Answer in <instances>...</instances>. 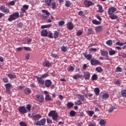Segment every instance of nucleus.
Listing matches in <instances>:
<instances>
[{
  "label": "nucleus",
  "instance_id": "nucleus-1",
  "mask_svg": "<svg viewBox=\"0 0 126 126\" xmlns=\"http://www.w3.org/2000/svg\"><path fill=\"white\" fill-rule=\"evenodd\" d=\"M48 117H51L52 120L57 122L58 121V118H59V115H58V112L55 110H52L48 114Z\"/></svg>",
  "mask_w": 126,
  "mask_h": 126
},
{
  "label": "nucleus",
  "instance_id": "nucleus-2",
  "mask_svg": "<svg viewBox=\"0 0 126 126\" xmlns=\"http://www.w3.org/2000/svg\"><path fill=\"white\" fill-rule=\"evenodd\" d=\"M117 11V8L114 7H111L108 8V13L109 16H115L114 15V12Z\"/></svg>",
  "mask_w": 126,
  "mask_h": 126
},
{
  "label": "nucleus",
  "instance_id": "nucleus-3",
  "mask_svg": "<svg viewBox=\"0 0 126 126\" xmlns=\"http://www.w3.org/2000/svg\"><path fill=\"white\" fill-rule=\"evenodd\" d=\"M45 124H46V119L43 118L39 121L35 122L34 125H35V126H44Z\"/></svg>",
  "mask_w": 126,
  "mask_h": 126
},
{
  "label": "nucleus",
  "instance_id": "nucleus-4",
  "mask_svg": "<svg viewBox=\"0 0 126 126\" xmlns=\"http://www.w3.org/2000/svg\"><path fill=\"white\" fill-rule=\"evenodd\" d=\"M4 86L6 88V92L7 94L9 95H11V92L10 91V88H11V86L12 85L10 83H7L4 85Z\"/></svg>",
  "mask_w": 126,
  "mask_h": 126
},
{
  "label": "nucleus",
  "instance_id": "nucleus-5",
  "mask_svg": "<svg viewBox=\"0 0 126 126\" xmlns=\"http://www.w3.org/2000/svg\"><path fill=\"white\" fill-rule=\"evenodd\" d=\"M19 112L22 114V115H24V114L27 113V109H26V107L24 106H20L19 107Z\"/></svg>",
  "mask_w": 126,
  "mask_h": 126
},
{
  "label": "nucleus",
  "instance_id": "nucleus-6",
  "mask_svg": "<svg viewBox=\"0 0 126 126\" xmlns=\"http://www.w3.org/2000/svg\"><path fill=\"white\" fill-rule=\"evenodd\" d=\"M35 97L36 98V100L38 101V102H40V103H42L44 100V96L42 94H36Z\"/></svg>",
  "mask_w": 126,
  "mask_h": 126
},
{
  "label": "nucleus",
  "instance_id": "nucleus-7",
  "mask_svg": "<svg viewBox=\"0 0 126 126\" xmlns=\"http://www.w3.org/2000/svg\"><path fill=\"white\" fill-rule=\"evenodd\" d=\"M101 62L95 59H92L91 60V64L92 65H96V64H100Z\"/></svg>",
  "mask_w": 126,
  "mask_h": 126
},
{
  "label": "nucleus",
  "instance_id": "nucleus-8",
  "mask_svg": "<svg viewBox=\"0 0 126 126\" xmlns=\"http://www.w3.org/2000/svg\"><path fill=\"white\" fill-rule=\"evenodd\" d=\"M0 9L1 11H2V12H3L4 13L7 14L8 13V12H9V10H8V9H7V8L5 7L4 6H1L0 7Z\"/></svg>",
  "mask_w": 126,
  "mask_h": 126
},
{
  "label": "nucleus",
  "instance_id": "nucleus-9",
  "mask_svg": "<svg viewBox=\"0 0 126 126\" xmlns=\"http://www.w3.org/2000/svg\"><path fill=\"white\" fill-rule=\"evenodd\" d=\"M84 3L86 6H87L88 7H89V6H91V5H94V3L92 2L91 1H89L88 0H85L84 1Z\"/></svg>",
  "mask_w": 126,
  "mask_h": 126
},
{
  "label": "nucleus",
  "instance_id": "nucleus-10",
  "mask_svg": "<svg viewBox=\"0 0 126 126\" xmlns=\"http://www.w3.org/2000/svg\"><path fill=\"white\" fill-rule=\"evenodd\" d=\"M49 34V32L47 30H43L41 32V35L42 37H48V35Z\"/></svg>",
  "mask_w": 126,
  "mask_h": 126
},
{
  "label": "nucleus",
  "instance_id": "nucleus-11",
  "mask_svg": "<svg viewBox=\"0 0 126 126\" xmlns=\"http://www.w3.org/2000/svg\"><path fill=\"white\" fill-rule=\"evenodd\" d=\"M37 83L38 84L44 85L45 84V81L41 77H37Z\"/></svg>",
  "mask_w": 126,
  "mask_h": 126
},
{
  "label": "nucleus",
  "instance_id": "nucleus-12",
  "mask_svg": "<svg viewBox=\"0 0 126 126\" xmlns=\"http://www.w3.org/2000/svg\"><path fill=\"white\" fill-rule=\"evenodd\" d=\"M83 55L85 58L88 60V61H90V60H92V55L90 54H87V53H83Z\"/></svg>",
  "mask_w": 126,
  "mask_h": 126
},
{
  "label": "nucleus",
  "instance_id": "nucleus-13",
  "mask_svg": "<svg viewBox=\"0 0 126 126\" xmlns=\"http://www.w3.org/2000/svg\"><path fill=\"white\" fill-rule=\"evenodd\" d=\"M67 29L69 30H73V25H72V23L71 22H69L67 24Z\"/></svg>",
  "mask_w": 126,
  "mask_h": 126
},
{
  "label": "nucleus",
  "instance_id": "nucleus-14",
  "mask_svg": "<svg viewBox=\"0 0 126 126\" xmlns=\"http://www.w3.org/2000/svg\"><path fill=\"white\" fill-rule=\"evenodd\" d=\"M45 87H50L52 85V81L50 80H46L45 82Z\"/></svg>",
  "mask_w": 126,
  "mask_h": 126
},
{
  "label": "nucleus",
  "instance_id": "nucleus-15",
  "mask_svg": "<svg viewBox=\"0 0 126 126\" xmlns=\"http://www.w3.org/2000/svg\"><path fill=\"white\" fill-rule=\"evenodd\" d=\"M95 30L96 32L100 33V32H102V31H103V27L98 26L95 28Z\"/></svg>",
  "mask_w": 126,
  "mask_h": 126
},
{
  "label": "nucleus",
  "instance_id": "nucleus-16",
  "mask_svg": "<svg viewBox=\"0 0 126 126\" xmlns=\"http://www.w3.org/2000/svg\"><path fill=\"white\" fill-rule=\"evenodd\" d=\"M84 77L86 79H90V73L89 72H85L84 74Z\"/></svg>",
  "mask_w": 126,
  "mask_h": 126
},
{
  "label": "nucleus",
  "instance_id": "nucleus-17",
  "mask_svg": "<svg viewBox=\"0 0 126 126\" xmlns=\"http://www.w3.org/2000/svg\"><path fill=\"white\" fill-rule=\"evenodd\" d=\"M34 120H35V121H39L41 118H42V116L40 114H36L35 115H34L33 116Z\"/></svg>",
  "mask_w": 126,
  "mask_h": 126
},
{
  "label": "nucleus",
  "instance_id": "nucleus-18",
  "mask_svg": "<svg viewBox=\"0 0 126 126\" xmlns=\"http://www.w3.org/2000/svg\"><path fill=\"white\" fill-rule=\"evenodd\" d=\"M100 54L101 56H102L103 57H107L108 55V53L107 52V51L100 50Z\"/></svg>",
  "mask_w": 126,
  "mask_h": 126
},
{
  "label": "nucleus",
  "instance_id": "nucleus-19",
  "mask_svg": "<svg viewBox=\"0 0 126 126\" xmlns=\"http://www.w3.org/2000/svg\"><path fill=\"white\" fill-rule=\"evenodd\" d=\"M8 77L10 78V79H14V78H16V75H15V74H8Z\"/></svg>",
  "mask_w": 126,
  "mask_h": 126
},
{
  "label": "nucleus",
  "instance_id": "nucleus-20",
  "mask_svg": "<svg viewBox=\"0 0 126 126\" xmlns=\"http://www.w3.org/2000/svg\"><path fill=\"white\" fill-rule=\"evenodd\" d=\"M97 7H98V12H100V13H103L104 12V10H103V7L100 4H97Z\"/></svg>",
  "mask_w": 126,
  "mask_h": 126
},
{
  "label": "nucleus",
  "instance_id": "nucleus-21",
  "mask_svg": "<svg viewBox=\"0 0 126 126\" xmlns=\"http://www.w3.org/2000/svg\"><path fill=\"white\" fill-rule=\"evenodd\" d=\"M109 98V94H104L101 96V99L104 100H106V99H108Z\"/></svg>",
  "mask_w": 126,
  "mask_h": 126
},
{
  "label": "nucleus",
  "instance_id": "nucleus-22",
  "mask_svg": "<svg viewBox=\"0 0 126 126\" xmlns=\"http://www.w3.org/2000/svg\"><path fill=\"white\" fill-rule=\"evenodd\" d=\"M43 65L46 67H49L51 66V63L49 61H45L43 63Z\"/></svg>",
  "mask_w": 126,
  "mask_h": 126
},
{
  "label": "nucleus",
  "instance_id": "nucleus-23",
  "mask_svg": "<svg viewBox=\"0 0 126 126\" xmlns=\"http://www.w3.org/2000/svg\"><path fill=\"white\" fill-rule=\"evenodd\" d=\"M45 100L46 101H53V99L49 94H46L45 96Z\"/></svg>",
  "mask_w": 126,
  "mask_h": 126
},
{
  "label": "nucleus",
  "instance_id": "nucleus-24",
  "mask_svg": "<svg viewBox=\"0 0 126 126\" xmlns=\"http://www.w3.org/2000/svg\"><path fill=\"white\" fill-rule=\"evenodd\" d=\"M99 125L101 126H106V121L102 119L99 122Z\"/></svg>",
  "mask_w": 126,
  "mask_h": 126
},
{
  "label": "nucleus",
  "instance_id": "nucleus-25",
  "mask_svg": "<svg viewBox=\"0 0 126 126\" xmlns=\"http://www.w3.org/2000/svg\"><path fill=\"white\" fill-rule=\"evenodd\" d=\"M92 22L94 25H100L101 24V22L98 21L97 20H93Z\"/></svg>",
  "mask_w": 126,
  "mask_h": 126
},
{
  "label": "nucleus",
  "instance_id": "nucleus-26",
  "mask_svg": "<svg viewBox=\"0 0 126 126\" xmlns=\"http://www.w3.org/2000/svg\"><path fill=\"white\" fill-rule=\"evenodd\" d=\"M24 93L27 94V95H29L30 93H31V90L29 88H27L25 89L24 90Z\"/></svg>",
  "mask_w": 126,
  "mask_h": 126
},
{
  "label": "nucleus",
  "instance_id": "nucleus-27",
  "mask_svg": "<svg viewBox=\"0 0 126 126\" xmlns=\"http://www.w3.org/2000/svg\"><path fill=\"white\" fill-rule=\"evenodd\" d=\"M18 18V16H10L8 18V21H12V20H15L17 18Z\"/></svg>",
  "mask_w": 126,
  "mask_h": 126
},
{
  "label": "nucleus",
  "instance_id": "nucleus-28",
  "mask_svg": "<svg viewBox=\"0 0 126 126\" xmlns=\"http://www.w3.org/2000/svg\"><path fill=\"white\" fill-rule=\"evenodd\" d=\"M53 0H45V2L48 5V6H51V3Z\"/></svg>",
  "mask_w": 126,
  "mask_h": 126
},
{
  "label": "nucleus",
  "instance_id": "nucleus-29",
  "mask_svg": "<svg viewBox=\"0 0 126 126\" xmlns=\"http://www.w3.org/2000/svg\"><path fill=\"white\" fill-rule=\"evenodd\" d=\"M94 93L95 94V95H99V93H100V89L98 88H95L94 89Z\"/></svg>",
  "mask_w": 126,
  "mask_h": 126
},
{
  "label": "nucleus",
  "instance_id": "nucleus-30",
  "mask_svg": "<svg viewBox=\"0 0 126 126\" xmlns=\"http://www.w3.org/2000/svg\"><path fill=\"white\" fill-rule=\"evenodd\" d=\"M109 54L110 56H114V55H116V51L111 49L109 51Z\"/></svg>",
  "mask_w": 126,
  "mask_h": 126
},
{
  "label": "nucleus",
  "instance_id": "nucleus-31",
  "mask_svg": "<svg viewBox=\"0 0 126 126\" xmlns=\"http://www.w3.org/2000/svg\"><path fill=\"white\" fill-rule=\"evenodd\" d=\"M87 114H88L89 117H93L94 114V111H87Z\"/></svg>",
  "mask_w": 126,
  "mask_h": 126
},
{
  "label": "nucleus",
  "instance_id": "nucleus-32",
  "mask_svg": "<svg viewBox=\"0 0 126 126\" xmlns=\"http://www.w3.org/2000/svg\"><path fill=\"white\" fill-rule=\"evenodd\" d=\"M78 99L81 100L82 101H85L86 99L84 98V96L81 94H79L78 95Z\"/></svg>",
  "mask_w": 126,
  "mask_h": 126
},
{
  "label": "nucleus",
  "instance_id": "nucleus-33",
  "mask_svg": "<svg viewBox=\"0 0 126 126\" xmlns=\"http://www.w3.org/2000/svg\"><path fill=\"white\" fill-rule=\"evenodd\" d=\"M52 27V25L49 24V25L42 26L41 28V29H45V28H50V27Z\"/></svg>",
  "mask_w": 126,
  "mask_h": 126
},
{
  "label": "nucleus",
  "instance_id": "nucleus-34",
  "mask_svg": "<svg viewBox=\"0 0 126 126\" xmlns=\"http://www.w3.org/2000/svg\"><path fill=\"white\" fill-rule=\"evenodd\" d=\"M81 77H82V76L79 74H76L73 76L74 79H78V78H81Z\"/></svg>",
  "mask_w": 126,
  "mask_h": 126
},
{
  "label": "nucleus",
  "instance_id": "nucleus-35",
  "mask_svg": "<svg viewBox=\"0 0 126 126\" xmlns=\"http://www.w3.org/2000/svg\"><path fill=\"white\" fill-rule=\"evenodd\" d=\"M97 79H98V76H97V74H94L93 75L92 77V80H97Z\"/></svg>",
  "mask_w": 126,
  "mask_h": 126
},
{
  "label": "nucleus",
  "instance_id": "nucleus-36",
  "mask_svg": "<svg viewBox=\"0 0 126 126\" xmlns=\"http://www.w3.org/2000/svg\"><path fill=\"white\" fill-rule=\"evenodd\" d=\"M106 44L108 45V46H110V47L113 45V41H112L111 40H109L106 41Z\"/></svg>",
  "mask_w": 126,
  "mask_h": 126
},
{
  "label": "nucleus",
  "instance_id": "nucleus-37",
  "mask_svg": "<svg viewBox=\"0 0 126 126\" xmlns=\"http://www.w3.org/2000/svg\"><path fill=\"white\" fill-rule=\"evenodd\" d=\"M66 107L67 108H69V109L70 108H72V107H73V103L71 102H69L67 104Z\"/></svg>",
  "mask_w": 126,
  "mask_h": 126
},
{
  "label": "nucleus",
  "instance_id": "nucleus-38",
  "mask_svg": "<svg viewBox=\"0 0 126 126\" xmlns=\"http://www.w3.org/2000/svg\"><path fill=\"white\" fill-rule=\"evenodd\" d=\"M48 76H49V74H48V73H45L44 74H43L41 76L40 78L44 79V78H47V77H48Z\"/></svg>",
  "mask_w": 126,
  "mask_h": 126
},
{
  "label": "nucleus",
  "instance_id": "nucleus-39",
  "mask_svg": "<svg viewBox=\"0 0 126 126\" xmlns=\"http://www.w3.org/2000/svg\"><path fill=\"white\" fill-rule=\"evenodd\" d=\"M59 32L56 31L54 34V37L55 39H57V38H59Z\"/></svg>",
  "mask_w": 126,
  "mask_h": 126
},
{
  "label": "nucleus",
  "instance_id": "nucleus-40",
  "mask_svg": "<svg viewBox=\"0 0 126 126\" xmlns=\"http://www.w3.org/2000/svg\"><path fill=\"white\" fill-rule=\"evenodd\" d=\"M91 34H93V30H92V29H89L88 30L87 34L91 35Z\"/></svg>",
  "mask_w": 126,
  "mask_h": 126
},
{
  "label": "nucleus",
  "instance_id": "nucleus-41",
  "mask_svg": "<svg viewBox=\"0 0 126 126\" xmlns=\"http://www.w3.org/2000/svg\"><path fill=\"white\" fill-rule=\"evenodd\" d=\"M116 45L117 46H120V47H122V46H124V45H125V43L121 42L120 41H117L116 43Z\"/></svg>",
  "mask_w": 126,
  "mask_h": 126
},
{
  "label": "nucleus",
  "instance_id": "nucleus-42",
  "mask_svg": "<svg viewBox=\"0 0 126 126\" xmlns=\"http://www.w3.org/2000/svg\"><path fill=\"white\" fill-rule=\"evenodd\" d=\"M76 114L75 111L72 110L70 112V117H74V115Z\"/></svg>",
  "mask_w": 126,
  "mask_h": 126
},
{
  "label": "nucleus",
  "instance_id": "nucleus-43",
  "mask_svg": "<svg viewBox=\"0 0 126 126\" xmlns=\"http://www.w3.org/2000/svg\"><path fill=\"white\" fill-rule=\"evenodd\" d=\"M23 26V24L21 22L18 23L17 24V27L18 28H21Z\"/></svg>",
  "mask_w": 126,
  "mask_h": 126
},
{
  "label": "nucleus",
  "instance_id": "nucleus-44",
  "mask_svg": "<svg viewBox=\"0 0 126 126\" xmlns=\"http://www.w3.org/2000/svg\"><path fill=\"white\" fill-rule=\"evenodd\" d=\"M123 69H122V68L121 67H117L116 69V72H122Z\"/></svg>",
  "mask_w": 126,
  "mask_h": 126
},
{
  "label": "nucleus",
  "instance_id": "nucleus-45",
  "mask_svg": "<svg viewBox=\"0 0 126 126\" xmlns=\"http://www.w3.org/2000/svg\"><path fill=\"white\" fill-rule=\"evenodd\" d=\"M42 12L43 13H45L46 15H48V16H50V12H49L48 11L46 10H42Z\"/></svg>",
  "mask_w": 126,
  "mask_h": 126
},
{
  "label": "nucleus",
  "instance_id": "nucleus-46",
  "mask_svg": "<svg viewBox=\"0 0 126 126\" xmlns=\"http://www.w3.org/2000/svg\"><path fill=\"white\" fill-rule=\"evenodd\" d=\"M121 94L122 96H124V97H126V90H122L121 91Z\"/></svg>",
  "mask_w": 126,
  "mask_h": 126
},
{
  "label": "nucleus",
  "instance_id": "nucleus-47",
  "mask_svg": "<svg viewBox=\"0 0 126 126\" xmlns=\"http://www.w3.org/2000/svg\"><path fill=\"white\" fill-rule=\"evenodd\" d=\"M64 25V21H60L59 22V26H60V27L63 26V25Z\"/></svg>",
  "mask_w": 126,
  "mask_h": 126
},
{
  "label": "nucleus",
  "instance_id": "nucleus-48",
  "mask_svg": "<svg viewBox=\"0 0 126 126\" xmlns=\"http://www.w3.org/2000/svg\"><path fill=\"white\" fill-rule=\"evenodd\" d=\"M75 105L79 106V105H82V102L81 100H78L75 102Z\"/></svg>",
  "mask_w": 126,
  "mask_h": 126
},
{
  "label": "nucleus",
  "instance_id": "nucleus-49",
  "mask_svg": "<svg viewBox=\"0 0 126 126\" xmlns=\"http://www.w3.org/2000/svg\"><path fill=\"white\" fill-rule=\"evenodd\" d=\"M71 5V3H70V1H67L65 3V6H67V7H69L70 5Z\"/></svg>",
  "mask_w": 126,
  "mask_h": 126
},
{
  "label": "nucleus",
  "instance_id": "nucleus-50",
  "mask_svg": "<svg viewBox=\"0 0 126 126\" xmlns=\"http://www.w3.org/2000/svg\"><path fill=\"white\" fill-rule=\"evenodd\" d=\"M48 37H49L51 39H53V38H54V36H53V33L48 32Z\"/></svg>",
  "mask_w": 126,
  "mask_h": 126
},
{
  "label": "nucleus",
  "instance_id": "nucleus-51",
  "mask_svg": "<svg viewBox=\"0 0 126 126\" xmlns=\"http://www.w3.org/2000/svg\"><path fill=\"white\" fill-rule=\"evenodd\" d=\"M95 70L97 72H101L102 71V68L101 67H98L95 68Z\"/></svg>",
  "mask_w": 126,
  "mask_h": 126
},
{
  "label": "nucleus",
  "instance_id": "nucleus-52",
  "mask_svg": "<svg viewBox=\"0 0 126 126\" xmlns=\"http://www.w3.org/2000/svg\"><path fill=\"white\" fill-rule=\"evenodd\" d=\"M115 107H111L109 108V110H108L109 113H113L114 112V110H115Z\"/></svg>",
  "mask_w": 126,
  "mask_h": 126
},
{
  "label": "nucleus",
  "instance_id": "nucleus-53",
  "mask_svg": "<svg viewBox=\"0 0 126 126\" xmlns=\"http://www.w3.org/2000/svg\"><path fill=\"white\" fill-rule=\"evenodd\" d=\"M51 5L52 6V8H55V7L57 6L56 2H52V3L51 4Z\"/></svg>",
  "mask_w": 126,
  "mask_h": 126
},
{
  "label": "nucleus",
  "instance_id": "nucleus-54",
  "mask_svg": "<svg viewBox=\"0 0 126 126\" xmlns=\"http://www.w3.org/2000/svg\"><path fill=\"white\" fill-rule=\"evenodd\" d=\"M3 81L4 82V83H7V82H8V79L5 77L3 78Z\"/></svg>",
  "mask_w": 126,
  "mask_h": 126
},
{
  "label": "nucleus",
  "instance_id": "nucleus-55",
  "mask_svg": "<svg viewBox=\"0 0 126 126\" xmlns=\"http://www.w3.org/2000/svg\"><path fill=\"white\" fill-rule=\"evenodd\" d=\"M81 35H82V32H81V31H79L77 32L76 33L77 36H81Z\"/></svg>",
  "mask_w": 126,
  "mask_h": 126
},
{
  "label": "nucleus",
  "instance_id": "nucleus-56",
  "mask_svg": "<svg viewBox=\"0 0 126 126\" xmlns=\"http://www.w3.org/2000/svg\"><path fill=\"white\" fill-rule=\"evenodd\" d=\"M10 16H19V13L18 12H15L12 15H10Z\"/></svg>",
  "mask_w": 126,
  "mask_h": 126
},
{
  "label": "nucleus",
  "instance_id": "nucleus-57",
  "mask_svg": "<svg viewBox=\"0 0 126 126\" xmlns=\"http://www.w3.org/2000/svg\"><path fill=\"white\" fill-rule=\"evenodd\" d=\"M78 14L79 15H80V16H84V13H83V11H80L78 12Z\"/></svg>",
  "mask_w": 126,
  "mask_h": 126
},
{
  "label": "nucleus",
  "instance_id": "nucleus-58",
  "mask_svg": "<svg viewBox=\"0 0 126 126\" xmlns=\"http://www.w3.org/2000/svg\"><path fill=\"white\" fill-rule=\"evenodd\" d=\"M27 109L29 111H31V105H30V104L27 105Z\"/></svg>",
  "mask_w": 126,
  "mask_h": 126
},
{
  "label": "nucleus",
  "instance_id": "nucleus-59",
  "mask_svg": "<svg viewBox=\"0 0 126 126\" xmlns=\"http://www.w3.org/2000/svg\"><path fill=\"white\" fill-rule=\"evenodd\" d=\"M61 50L63 52H66V47L65 46H63L61 48Z\"/></svg>",
  "mask_w": 126,
  "mask_h": 126
},
{
  "label": "nucleus",
  "instance_id": "nucleus-60",
  "mask_svg": "<svg viewBox=\"0 0 126 126\" xmlns=\"http://www.w3.org/2000/svg\"><path fill=\"white\" fill-rule=\"evenodd\" d=\"M20 126H27V125H26V124H25V123H24L23 122H20Z\"/></svg>",
  "mask_w": 126,
  "mask_h": 126
},
{
  "label": "nucleus",
  "instance_id": "nucleus-61",
  "mask_svg": "<svg viewBox=\"0 0 126 126\" xmlns=\"http://www.w3.org/2000/svg\"><path fill=\"white\" fill-rule=\"evenodd\" d=\"M23 50V48L22 47H18L16 49V51H17V52H21Z\"/></svg>",
  "mask_w": 126,
  "mask_h": 126
},
{
  "label": "nucleus",
  "instance_id": "nucleus-62",
  "mask_svg": "<svg viewBox=\"0 0 126 126\" xmlns=\"http://www.w3.org/2000/svg\"><path fill=\"white\" fill-rule=\"evenodd\" d=\"M24 49L25 50V51H31V48H30V47H24Z\"/></svg>",
  "mask_w": 126,
  "mask_h": 126
},
{
  "label": "nucleus",
  "instance_id": "nucleus-63",
  "mask_svg": "<svg viewBox=\"0 0 126 126\" xmlns=\"http://www.w3.org/2000/svg\"><path fill=\"white\" fill-rule=\"evenodd\" d=\"M26 59L29 60V58H30V55L29 54H27L25 56Z\"/></svg>",
  "mask_w": 126,
  "mask_h": 126
},
{
  "label": "nucleus",
  "instance_id": "nucleus-64",
  "mask_svg": "<svg viewBox=\"0 0 126 126\" xmlns=\"http://www.w3.org/2000/svg\"><path fill=\"white\" fill-rule=\"evenodd\" d=\"M89 126H96V123H91L89 125Z\"/></svg>",
  "mask_w": 126,
  "mask_h": 126
}]
</instances>
